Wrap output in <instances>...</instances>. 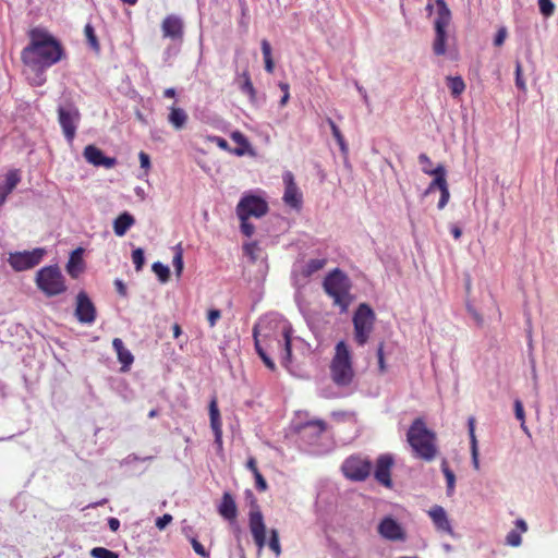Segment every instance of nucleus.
Wrapping results in <instances>:
<instances>
[{"label":"nucleus","mask_w":558,"mask_h":558,"mask_svg":"<svg viewBox=\"0 0 558 558\" xmlns=\"http://www.w3.org/2000/svg\"><path fill=\"white\" fill-rule=\"evenodd\" d=\"M515 85L519 89L523 92L526 90V84L522 76V65L520 61H517L515 63Z\"/></svg>","instance_id":"nucleus-45"},{"label":"nucleus","mask_w":558,"mask_h":558,"mask_svg":"<svg viewBox=\"0 0 558 558\" xmlns=\"http://www.w3.org/2000/svg\"><path fill=\"white\" fill-rule=\"evenodd\" d=\"M260 47H262V53H263L264 63H265V70L268 73H272L275 70V62H274L272 56H271V46L267 39H263L260 43Z\"/></svg>","instance_id":"nucleus-34"},{"label":"nucleus","mask_w":558,"mask_h":558,"mask_svg":"<svg viewBox=\"0 0 558 558\" xmlns=\"http://www.w3.org/2000/svg\"><path fill=\"white\" fill-rule=\"evenodd\" d=\"M135 225V218L128 211L120 214L113 221V232L117 236H123Z\"/></svg>","instance_id":"nucleus-25"},{"label":"nucleus","mask_w":558,"mask_h":558,"mask_svg":"<svg viewBox=\"0 0 558 558\" xmlns=\"http://www.w3.org/2000/svg\"><path fill=\"white\" fill-rule=\"evenodd\" d=\"M437 5V17L435 20V29L446 31L447 26L451 21V12L445 2V0H436Z\"/></svg>","instance_id":"nucleus-26"},{"label":"nucleus","mask_w":558,"mask_h":558,"mask_svg":"<svg viewBox=\"0 0 558 558\" xmlns=\"http://www.w3.org/2000/svg\"><path fill=\"white\" fill-rule=\"evenodd\" d=\"M246 468L253 473L255 474V472H259L258 468H257V461L254 457H250L246 461Z\"/></svg>","instance_id":"nucleus-60"},{"label":"nucleus","mask_w":558,"mask_h":558,"mask_svg":"<svg viewBox=\"0 0 558 558\" xmlns=\"http://www.w3.org/2000/svg\"><path fill=\"white\" fill-rule=\"evenodd\" d=\"M58 121L64 137L69 143H72L81 121V113L78 108L72 101L59 106Z\"/></svg>","instance_id":"nucleus-9"},{"label":"nucleus","mask_w":558,"mask_h":558,"mask_svg":"<svg viewBox=\"0 0 558 558\" xmlns=\"http://www.w3.org/2000/svg\"><path fill=\"white\" fill-rule=\"evenodd\" d=\"M375 313L366 303L356 308L353 316L354 339L359 345H364L373 330Z\"/></svg>","instance_id":"nucleus-7"},{"label":"nucleus","mask_w":558,"mask_h":558,"mask_svg":"<svg viewBox=\"0 0 558 558\" xmlns=\"http://www.w3.org/2000/svg\"><path fill=\"white\" fill-rule=\"evenodd\" d=\"M221 317V312L219 310H209L207 313V320L210 327H214L217 320Z\"/></svg>","instance_id":"nucleus-54"},{"label":"nucleus","mask_w":558,"mask_h":558,"mask_svg":"<svg viewBox=\"0 0 558 558\" xmlns=\"http://www.w3.org/2000/svg\"><path fill=\"white\" fill-rule=\"evenodd\" d=\"M447 85L452 97H459L465 90V83L461 76H448Z\"/></svg>","instance_id":"nucleus-33"},{"label":"nucleus","mask_w":558,"mask_h":558,"mask_svg":"<svg viewBox=\"0 0 558 558\" xmlns=\"http://www.w3.org/2000/svg\"><path fill=\"white\" fill-rule=\"evenodd\" d=\"M471 454H472V463L475 470L480 469V460H478V447L477 444L471 445Z\"/></svg>","instance_id":"nucleus-57"},{"label":"nucleus","mask_w":558,"mask_h":558,"mask_svg":"<svg viewBox=\"0 0 558 558\" xmlns=\"http://www.w3.org/2000/svg\"><path fill=\"white\" fill-rule=\"evenodd\" d=\"M267 202L256 195H244L236 205V215L240 220L250 219L251 217L260 218L268 213Z\"/></svg>","instance_id":"nucleus-10"},{"label":"nucleus","mask_w":558,"mask_h":558,"mask_svg":"<svg viewBox=\"0 0 558 558\" xmlns=\"http://www.w3.org/2000/svg\"><path fill=\"white\" fill-rule=\"evenodd\" d=\"M282 338H283V351H284V359L287 361H290L291 359V339H292V328L290 326H286L282 330Z\"/></svg>","instance_id":"nucleus-37"},{"label":"nucleus","mask_w":558,"mask_h":558,"mask_svg":"<svg viewBox=\"0 0 558 558\" xmlns=\"http://www.w3.org/2000/svg\"><path fill=\"white\" fill-rule=\"evenodd\" d=\"M255 250H257V244L255 242L244 245L245 253L250 255L252 259L256 258L254 255Z\"/></svg>","instance_id":"nucleus-61"},{"label":"nucleus","mask_w":558,"mask_h":558,"mask_svg":"<svg viewBox=\"0 0 558 558\" xmlns=\"http://www.w3.org/2000/svg\"><path fill=\"white\" fill-rule=\"evenodd\" d=\"M507 544L512 546V547H517L521 544L522 539H521V533L517 530H512L508 533L507 537Z\"/></svg>","instance_id":"nucleus-46"},{"label":"nucleus","mask_w":558,"mask_h":558,"mask_svg":"<svg viewBox=\"0 0 558 558\" xmlns=\"http://www.w3.org/2000/svg\"><path fill=\"white\" fill-rule=\"evenodd\" d=\"M83 253L84 250L82 247L74 250L66 263V271L74 279L84 271Z\"/></svg>","instance_id":"nucleus-22"},{"label":"nucleus","mask_w":558,"mask_h":558,"mask_svg":"<svg viewBox=\"0 0 558 558\" xmlns=\"http://www.w3.org/2000/svg\"><path fill=\"white\" fill-rule=\"evenodd\" d=\"M189 121V114L186 111L175 105L169 108L168 122L175 130H183Z\"/></svg>","instance_id":"nucleus-24"},{"label":"nucleus","mask_w":558,"mask_h":558,"mask_svg":"<svg viewBox=\"0 0 558 558\" xmlns=\"http://www.w3.org/2000/svg\"><path fill=\"white\" fill-rule=\"evenodd\" d=\"M514 413H515V417L519 421H521L522 428L525 429V414H524L523 404L520 400H515V402H514Z\"/></svg>","instance_id":"nucleus-47"},{"label":"nucleus","mask_w":558,"mask_h":558,"mask_svg":"<svg viewBox=\"0 0 558 558\" xmlns=\"http://www.w3.org/2000/svg\"><path fill=\"white\" fill-rule=\"evenodd\" d=\"M507 38V28L500 27L495 36L494 45L497 47H500L504 45L505 40Z\"/></svg>","instance_id":"nucleus-51"},{"label":"nucleus","mask_w":558,"mask_h":558,"mask_svg":"<svg viewBox=\"0 0 558 558\" xmlns=\"http://www.w3.org/2000/svg\"><path fill=\"white\" fill-rule=\"evenodd\" d=\"M428 514L438 531L448 533L450 535L453 534L451 524L448 520L447 513L441 506H434Z\"/></svg>","instance_id":"nucleus-20"},{"label":"nucleus","mask_w":558,"mask_h":558,"mask_svg":"<svg viewBox=\"0 0 558 558\" xmlns=\"http://www.w3.org/2000/svg\"><path fill=\"white\" fill-rule=\"evenodd\" d=\"M418 161L422 165V168L423 167L432 168V166H433L430 158L426 154H421L418 156Z\"/></svg>","instance_id":"nucleus-62"},{"label":"nucleus","mask_w":558,"mask_h":558,"mask_svg":"<svg viewBox=\"0 0 558 558\" xmlns=\"http://www.w3.org/2000/svg\"><path fill=\"white\" fill-rule=\"evenodd\" d=\"M441 471H442L444 476L447 482V493L450 496L453 494V490H454L456 475H454L453 471L450 470L448 462L446 460H444L441 462Z\"/></svg>","instance_id":"nucleus-35"},{"label":"nucleus","mask_w":558,"mask_h":558,"mask_svg":"<svg viewBox=\"0 0 558 558\" xmlns=\"http://www.w3.org/2000/svg\"><path fill=\"white\" fill-rule=\"evenodd\" d=\"M423 172L428 175H433L434 180L429 183L426 194L438 189L441 191L442 189L448 186L446 179V169L442 165H438L435 169L423 167Z\"/></svg>","instance_id":"nucleus-19"},{"label":"nucleus","mask_w":558,"mask_h":558,"mask_svg":"<svg viewBox=\"0 0 558 558\" xmlns=\"http://www.w3.org/2000/svg\"><path fill=\"white\" fill-rule=\"evenodd\" d=\"M83 156L87 162L95 167H104L106 169H111L117 163L116 158L105 156L102 151L94 145H87L84 148Z\"/></svg>","instance_id":"nucleus-17"},{"label":"nucleus","mask_w":558,"mask_h":558,"mask_svg":"<svg viewBox=\"0 0 558 558\" xmlns=\"http://www.w3.org/2000/svg\"><path fill=\"white\" fill-rule=\"evenodd\" d=\"M377 359H378V367L380 373L386 372V364H385V357H384V343H379L377 349Z\"/></svg>","instance_id":"nucleus-52"},{"label":"nucleus","mask_w":558,"mask_h":558,"mask_svg":"<svg viewBox=\"0 0 558 558\" xmlns=\"http://www.w3.org/2000/svg\"><path fill=\"white\" fill-rule=\"evenodd\" d=\"M407 441L414 457L432 461L437 454L436 434L427 428L422 417L415 418L407 433Z\"/></svg>","instance_id":"nucleus-2"},{"label":"nucleus","mask_w":558,"mask_h":558,"mask_svg":"<svg viewBox=\"0 0 558 558\" xmlns=\"http://www.w3.org/2000/svg\"><path fill=\"white\" fill-rule=\"evenodd\" d=\"M151 269L162 283L169 280L170 270L168 266L161 264L160 262H156L153 264Z\"/></svg>","instance_id":"nucleus-38"},{"label":"nucleus","mask_w":558,"mask_h":558,"mask_svg":"<svg viewBox=\"0 0 558 558\" xmlns=\"http://www.w3.org/2000/svg\"><path fill=\"white\" fill-rule=\"evenodd\" d=\"M108 525L112 532H117L120 527V521L117 518H110L108 520Z\"/></svg>","instance_id":"nucleus-63"},{"label":"nucleus","mask_w":558,"mask_h":558,"mask_svg":"<svg viewBox=\"0 0 558 558\" xmlns=\"http://www.w3.org/2000/svg\"><path fill=\"white\" fill-rule=\"evenodd\" d=\"M469 425V435H470V444H477V439L475 436V418L473 416L468 420Z\"/></svg>","instance_id":"nucleus-55"},{"label":"nucleus","mask_w":558,"mask_h":558,"mask_svg":"<svg viewBox=\"0 0 558 558\" xmlns=\"http://www.w3.org/2000/svg\"><path fill=\"white\" fill-rule=\"evenodd\" d=\"M393 466V459L390 454H380L377 458L374 476L378 483L385 487H391V469Z\"/></svg>","instance_id":"nucleus-14"},{"label":"nucleus","mask_w":558,"mask_h":558,"mask_svg":"<svg viewBox=\"0 0 558 558\" xmlns=\"http://www.w3.org/2000/svg\"><path fill=\"white\" fill-rule=\"evenodd\" d=\"M141 167L145 170H148L150 168V158L145 151H141L138 154Z\"/></svg>","instance_id":"nucleus-58"},{"label":"nucleus","mask_w":558,"mask_h":558,"mask_svg":"<svg viewBox=\"0 0 558 558\" xmlns=\"http://www.w3.org/2000/svg\"><path fill=\"white\" fill-rule=\"evenodd\" d=\"M209 421H210V427L215 435V442L217 444L219 449H222V422L220 416V411L218 408V400L217 397H213L209 405Z\"/></svg>","instance_id":"nucleus-18"},{"label":"nucleus","mask_w":558,"mask_h":558,"mask_svg":"<svg viewBox=\"0 0 558 558\" xmlns=\"http://www.w3.org/2000/svg\"><path fill=\"white\" fill-rule=\"evenodd\" d=\"M93 558H118V554L105 547H95L90 550Z\"/></svg>","instance_id":"nucleus-42"},{"label":"nucleus","mask_w":558,"mask_h":558,"mask_svg":"<svg viewBox=\"0 0 558 558\" xmlns=\"http://www.w3.org/2000/svg\"><path fill=\"white\" fill-rule=\"evenodd\" d=\"M173 520L172 515L169 513H165L161 517H158L156 520V526L159 530L166 529V526Z\"/></svg>","instance_id":"nucleus-50"},{"label":"nucleus","mask_w":558,"mask_h":558,"mask_svg":"<svg viewBox=\"0 0 558 558\" xmlns=\"http://www.w3.org/2000/svg\"><path fill=\"white\" fill-rule=\"evenodd\" d=\"M538 8L543 15L551 16L555 11V4L551 0H538Z\"/></svg>","instance_id":"nucleus-43"},{"label":"nucleus","mask_w":558,"mask_h":558,"mask_svg":"<svg viewBox=\"0 0 558 558\" xmlns=\"http://www.w3.org/2000/svg\"><path fill=\"white\" fill-rule=\"evenodd\" d=\"M84 34L86 36V39L92 48L98 50L99 49V43L97 39V36L95 34L94 27L90 24H86L84 27Z\"/></svg>","instance_id":"nucleus-41"},{"label":"nucleus","mask_w":558,"mask_h":558,"mask_svg":"<svg viewBox=\"0 0 558 558\" xmlns=\"http://www.w3.org/2000/svg\"><path fill=\"white\" fill-rule=\"evenodd\" d=\"M253 338H254V345L257 354L263 360L264 364L270 369L275 371L276 365L275 362L268 356L266 353V350L262 345V340L259 339V331H258V325H255L253 328Z\"/></svg>","instance_id":"nucleus-28"},{"label":"nucleus","mask_w":558,"mask_h":558,"mask_svg":"<svg viewBox=\"0 0 558 558\" xmlns=\"http://www.w3.org/2000/svg\"><path fill=\"white\" fill-rule=\"evenodd\" d=\"M248 526L253 536L255 545L258 549H263L266 544V525L264 523V517L257 504H253L248 514ZM268 547L278 557L281 554V547L279 542V533L277 530L270 531V539Z\"/></svg>","instance_id":"nucleus-5"},{"label":"nucleus","mask_w":558,"mask_h":558,"mask_svg":"<svg viewBox=\"0 0 558 558\" xmlns=\"http://www.w3.org/2000/svg\"><path fill=\"white\" fill-rule=\"evenodd\" d=\"M328 125L330 126L331 133L337 141L338 145L340 146L341 151L345 153L348 150L347 143L344 141V137L338 128V125L335 123V121L331 118L326 119Z\"/></svg>","instance_id":"nucleus-36"},{"label":"nucleus","mask_w":558,"mask_h":558,"mask_svg":"<svg viewBox=\"0 0 558 558\" xmlns=\"http://www.w3.org/2000/svg\"><path fill=\"white\" fill-rule=\"evenodd\" d=\"M255 487L258 492H266L268 489V484L260 472H255Z\"/></svg>","instance_id":"nucleus-48"},{"label":"nucleus","mask_w":558,"mask_h":558,"mask_svg":"<svg viewBox=\"0 0 558 558\" xmlns=\"http://www.w3.org/2000/svg\"><path fill=\"white\" fill-rule=\"evenodd\" d=\"M241 221V231L246 236H252L254 233V226L248 221V219L240 220Z\"/></svg>","instance_id":"nucleus-53"},{"label":"nucleus","mask_w":558,"mask_h":558,"mask_svg":"<svg viewBox=\"0 0 558 558\" xmlns=\"http://www.w3.org/2000/svg\"><path fill=\"white\" fill-rule=\"evenodd\" d=\"M36 284L47 296L62 294L68 289L64 276L57 265L41 268L36 275Z\"/></svg>","instance_id":"nucleus-6"},{"label":"nucleus","mask_w":558,"mask_h":558,"mask_svg":"<svg viewBox=\"0 0 558 558\" xmlns=\"http://www.w3.org/2000/svg\"><path fill=\"white\" fill-rule=\"evenodd\" d=\"M132 262L136 271H141L145 264V255L143 248L138 247L132 252Z\"/></svg>","instance_id":"nucleus-40"},{"label":"nucleus","mask_w":558,"mask_h":558,"mask_svg":"<svg viewBox=\"0 0 558 558\" xmlns=\"http://www.w3.org/2000/svg\"><path fill=\"white\" fill-rule=\"evenodd\" d=\"M373 463L366 457L361 454L349 456L341 465V471L345 478L353 482H363L372 473Z\"/></svg>","instance_id":"nucleus-8"},{"label":"nucleus","mask_w":558,"mask_h":558,"mask_svg":"<svg viewBox=\"0 0 558 558\" xmlns=\"http://www.w3.org/2000/svg\"><path fill=\"white\" fill-rule=\"evenodd\" d=\"M75 316L82 324H93L96 319V307L84 291L76 295Z\"/></svg>","instance_id":"nucleus-12"},{"label":"nucleus","mask_w":558,"mask_h":558,"mask_svg":"<svg viewBox=\"0 0 558 558\" xmlns=\"http://www.w3.org/2000/svg\"><path fill=\"white\" fill-rule=\"evenodd\" d=\"M469 313L471 314L472 318L476 323L478 327H482L484 324V319L480 313H477L474 308L468 307Z\"/></svg>","instance_id":"nucleus-59"},{"label":"nucleus","mask_w":558,"mask_h":558,"mask_svg":"<svg viewBox=\"0 0 558 558\" xmlns=\"http://www.w3.org/2000/svg\"><path fill=\"white\" fill-rule=\"evenodd\" d=\"M450 231H451V234L453 235V238L456 240H459L461 238V235H462L461 228L456 226V225L451 227Z\"/></svg>","instance_id":"nucleus-64"},{"label":"nucleus","mask_w":558,"mask_h":558,"mask_svg":"<svg viewBox=\"0 0 558 558\" xmlns=\"http://www.w3.org/2000/svg\"><path fill=\"white\" fill-rule=\"evenodd\" d=\"M172 264L175 269L177 276L180 277L183 270V253L180 247L175 251Z\"/></svg>","instance_id":"nucleus-44"},{"label":"nucleus","mask_w":558,"mask_h":558,"mask_svg":"<svg viewBox=\"0 0 558 558\" xmlns=\"http://www.w3.org/2000/svg\"><path fill=\"white\" fill-rule=\"evenodd\" d=\"M45 255L44 248H34L33 251L15 252L9 256L10 266L16 271H24L37 266Z\"/></svg>","instance_id":"nucleus-11"},{"label":"nucleus","mask_w":558,"mask_h":558,"mask_svg":"<svg viewBox=\"0 0 558 558\" xmlns=\"http://www.w3.org/2000/svg\"><path fill=\"white\" fill-rule=\"evenodd\" d=\"M327 264L326 258H312L302 268L301 274L305 278H310L315 272L322 270Z\"/></svg>","instance_id":"nucleus-29"},{"label":"nucleus","mask_w":558,"mask_h":558,"mask_svg":"<svg viewBox=\"0 0 558 558\" xmlns=\"http://www.w3.org/2000/svg\"><path fill=\"white\" fill-rule=\"evenodd\" d=\"M435 39L433 43V51L436 56H442L446 52L447 33L444 29H435Z\"/></svg>","instance_id":"nucleus-32"},{"label":"nucleus","mask_w":558,"mask_h":558,"mask_svg":"<svg viewBox=\"0 0 558 558\" xmlns=\"http://www.w3.org/2000/svg\"><path fill=\"white\" fill-rule=\"evenodd\" d=\"M112 347L117 353L119 362L122 364L121 371L122 372L129 371L130 366L134 362L133 354L130 352V350H128L124 347V343L120 338L113 339Z\"/></svg>","instance_id":"nucleus-23"},{"label":"nucleus","mask_w":558,"mask_h":558,"mask_svg":"<svg viewBox=\"0 0 558 558\" xmlns=\"http://www.w3.org/2000/svg\"><path fill=\"white\" fill-rule=\"evenodd\" d=\"M241 82H240V89L243 94L247 95L251 100H254L256 98V90L254 88V85L252 83L250 73L247 70L243 71L240 75Z\"/></svg>","instance_id":"nucleus-30"},{"label":"nucleus","mask_w":558,"mask_h":558,"mask_svg":"<svg viewBox=\"0 0 558 558\" xmlns=\"http://www.w3.org/2000/svg\"><path fill=\"white\" fill-rule=\"evenodd\" d=\"M191 544H192L194 551L197 555L205 557V558L209 557V553L205 549V547L196 538H192Z\"/></svg>","instance_id":"nucleus-49"},{"label":"nucleus","mask_w":558,"mask_h":558,"mask_svg":"<svg viewBox=\"0 0 558 558\" xmlns=\"http://www.w3.org/2000/svg\"><path fill=\"white\" fill-rule=\"evenodd\" d=\"M326 429L327 424L323 420L308 421L300 427L302 436L311 440L318 439Z\"/></svg>","instance_id":"nucleus-21"},{"label":"nucleus","mask_w":558,"mask_h":558,"mask_svg":"<svg viewBox=\"0 0 558 558\" xmlns=\"http://www.w3.org/2000/svg\"><path fill=\"white\" fill-rule=\"evenodd\" d=\"M330 376L339 387L349 386L354 378L351 353L344 341H339L335 348V355L330 362Z\"/></svg>","instance_id":"nucleus-4"},{"label":"nucleus","mask_w":558,"mask_h":558,"mask_svg":"<svg viewBox=\"0 0 558 558\" xmlns=\"http://www.w3.org/2000/svg\"><path fill=\"white\" fill-rule=\"evenodd\" d=\"M378 533L389 541H404L407 537L402 526L391 517H386L380 521Z\"/></svg>","instance_id":"nucleus-16"},{"label":"nucleus","mask_w":558,"mask_h":558,"mask_svg":"<svg viewBox=\"0 0 558 558\" xmlns=\"http://www.w3.org/2000/svg\"><path fill=\"white\" fill-rule=\"evenodd\" d=\"M218 511L227 520L232 521L236 518L238 508L230 493L223 494Z\"/></svg>","instance_id":"nucleus-27"},{"label":"nucleus","mask_w":558,"mask_h":558,"mask_svg":"<svg viewBox=\"0 0 558 558\" xmlns=\"http://www.w3.org/2000/svg\"><path fill=\"white\" fill-rule=\"evenodd\" d=\"M450 193L448 186L440 191V199L438 202V208L442 209L449 202Z\"/></svg>","instance_id":"nucleus-56"},{"label":"nucleus","mask_w":558,"mask_h":558,"mask_svg":"<svg viewBox=\"0 0 558 558\" xmlns=\"http://www.w3.org/2000/svg\"><path fill=\"white\" fill-rule=\"evenodd\" d=\"M231 138L234 143L241 145L243 148L235 149V154L242 156L244 154V148L248 147L247 138L239 131H235L231 134Z\"/></svg>","instance_id":"nucleus-39"},{"label":"nucleus","mask_w":558,"mask_h":558,"mask_svg":"<svg viewBox=\"0 0 558 558\" xmlns=\"http://www.w3.org/2000/svg\"><path fill=\"white\" fill-rule=\"evenodd\" d=\"M28 45L21 52L25 65L44 71L64 58L61 43L47 29L34 27L28 32Z\"/></svg>","instance_id":"nucleus-1"},{"label":"nucleus","mask_w":558,"mask_h":558,"mask_svg":"<svg viewBox=\"0 0 558 558\" xmlns=\"http://www.w3.org/2000/svg\"><path fill=\"white\" fill-rule=\"evenodd\" d=\"M323 288L325 293L333 300V305L339 306L342 313L348 311L352 302L351 281L341 269L331 270L325 277Z\"/></svg>","instance_id":"nucleus-3"},{"label":"nucleus","mask_w":558,"mask_h":558,"mask_svg":"<svg viewBox=\"0 0 558 558\" xmlns=\"http://www.w3.org/2000/svg\"><path fill=\"white\" fill-rule=\"evenodd\" d=\"M283 183L284 194L282 199L284 204L293 209L300 210L302 207L303 197L291 172H286L283 174Z\"/></svg>","instance_id":"nucleus-13"},{"label":"nucleus","mask_w":558,"mask_h":558,"mask_svg":"<svg viewBox=\"0 0 558 558\" xmlns=\"http://www.w3.org/2000/svg\"><path fill=\"white\" fill-rule=\"evenodd\" d=\"M161 32L165 38L182 40L184 35L183 21L174 14L167 15L161 22Z\"/></svg>","instance_id":"nucleus-15"},{"label":"nucleus","mask_w":558,"mask_h":558,"mask_svg":"<svg viewBox=\"0 0 558 558\" xmlns=\"http://www.w3.org/2000/svg\"><path fill=\"white\" fill-rule=\"evenodd\" d=\"M21 181V173L19 169L8 171L5 174V183L2 189L5 193L11 194Z\"/></svg>","instance_id":"nucleus-31"}]
</instances>
